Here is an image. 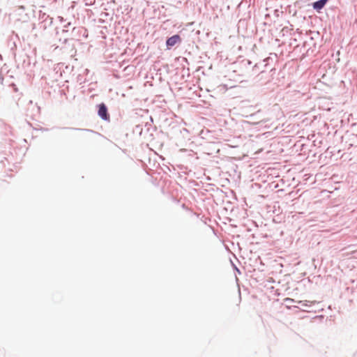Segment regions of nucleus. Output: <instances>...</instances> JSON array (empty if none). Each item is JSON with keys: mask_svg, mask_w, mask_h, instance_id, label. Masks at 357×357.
<instances>
[{"mask_svg": "<svg viewBox=\"0 0 357 357\" xmlns=\"http://www.w3.org/2000/svg\"><path fill=\"white\" fill-rule=\"evenodd\" d=\"M181 40V37L178 35H174L167 40L166 44L168 47H171L180 43Z\"/></svg>", "mask_w": 357, "mask_h": 357, "instance_id": "f03ea898", "label": "nucleus"}, {"mask_svg": "<svg viewBox=\"0 0 357 357\" xmlns=\"http://www.w3.org/2000/svg\"><path fill=\"white\" fill-rule=\"evenodd\" d=\"M328 0H319L313 3V8L317 10L322 9Z\"/></svg>", "mask_w": 357, "mask_h": 357, "instance_id": "7ed1b4c3", "label": "nucleus"}, {"mask_svg": "<svg viewBox=\"0 0 357 357\" xmlns=\"http://www.w3.org/2000/svg\"><path fill=\"white\" fill-rule=\"evenodd\" d=\"M98 115L104 120H108L109 119L107 107L104 103H101L98 105Z\"/></svg>", "mask_w": 357, "mask_h": 357, "instance_id": "f257e3e1", "label": "nucleus"}, {"mask_svg": "<svg viewBox=\"0 0 357 357\" xmlns=\"http://www.w3.org/2000/svg\"><path fill=\"white\" fill-rule=\"evenodd\" d=\"M284 301L287 304H291L293 302H294V299L289 298H284Z\"/></svg>", "mask_w": 357, "mask_h": 357, "instance_id": "20e7f679", "label": "nucleus"}]
</instances>
